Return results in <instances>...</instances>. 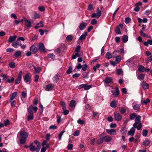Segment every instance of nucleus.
<instances>
[{
  "instance_id": "obj_1",
  "label": "nucleus",
  "mask_w": 152,
  "mask_h": 152,
  "mask_svg": "<svg viewBox=\"0 0 152 152\" xmlns=\"http://www.w3.org/2000/svg\"><path fill=\"white\" fill-rule=\"evenodd\" d=\"M21 138L20 140V143L21 144H24L26 142V139L28 137V134L25 131H21L19 132Z\"/></svg>"
},
{
  "instance_id": "obj_2",
  "label": "nucleus",
  "mask_w": 152,
  "mask_h": 152,
  "mask_svg": "<svg viewBox=\"0 0 152 152\" xmlns=\"http://www.w3.org/2000/svg\"><path fill=\"white\" fill-rule=\"evenodd\" d=\"M141 117L140 115L136 116L135 121L133 126L134 127L137 126V130H140L142 127V124L140 122Z\"/></svg>"
},
{
  "instance_id": "obj_3",
  "label": "nucleus",
  "mask_w": 152,
  "mask_h": 152,
  "mask_svg": "<svg viewBox=\"0 0 152 152\" xmlns=\"http://www.w3.org/2000/svg\"><path fill=\"white\" fill-rule=\"evenodd\" d=\"M114 115L115 119L117 121H120L122 119L121 115L118 111H116L114 112Z\"/></svg>"
},
{
  "instance_id": "obj_4",
  "label": "nucleus",
  "mask_w": 152,
  "mask_h": 152,
  "mask_svg": "<svg viewBox=\"0 0 152 152\" xmlns=\"http://www.w3.org/2000/svg\"><path fill=\"white\" fill-rule=\"evenodd\" d=\"M102 14L101 12L99 10V8H96V13H93L91 15L92 18H99Z\"/></svg>"
},
{
  "instance_id": "obj_5",
  "label": "nucleus",
  "mask_w": 152,
  "mask_h": 152,
  "mask_svg": "<svg viewBox=\"0 0 152 152\" xmlns=\"http://www.w3.org/2000/svg\"><path fill=\"white\" fill-rule=\"evenodd\" d=\"M24 80L25 83L27 84H29L31 82V75L28 74H26L24 77Z\"/></svg>"
},
{
  "instance_id": "obj_6",
  "label": "nucleus",
  "mask_w": 152,
  "mask_h": 152,
  "mask_svg": "<svg viewBox=\"0 0 152 152\" xmlns=\"http://www.w3.org/2000/svg\"><path fill=\"white\" fill-rule=\"evenodd\" d=\"M106 132L108 134L112 135H115L116 134V131L115 129H106Z\"/></svg>"
},
{
  "instance_id": "obj_7",
  "label": "nucleus",
  "mask_w": 152,
  "mask_h": 152,
  "mask_svg": "<svg viewBox=\"0 0 152 152\" xmlns=\"http://www.w3.org/2000/svg\"><path fill=\"white\" fill-rule=\"evenodd\" d=\"M37 48L34 45H32L30 48V50L32 54L36 53L37 52Z\"/></svg>"
},
{
  "instance_id": "obj_8",
  "label": "nucleus",
  "mask_w": 152,
  "mask_h": 152,
  "mask_svg": "<svg viewBox=\"0 0 152 152\" xmlns=\"http://www.w3.org/2000/svg\"><path fill=\"white\" fill-rule=\"evenodd\" d=\"M21 45V42L17 39L16 42H12V46L15 48H18Z\"/></svg>"
},
{
  "instance_id": "obj_9",
  "label": "nucleus",
  "mask_w": 152,
  "mask_h": 152,
  "mask_svg": "<svg viewBox=\"0 0 152 152\" xmlns=\"http://www.w3.org/2000/svg\"><path fill=\"white\" fill-rule=\"evenodd\" d=\"M137 126L131 128L130 130L128 132V135L133 136L135 132V128H137Z\"/></svg>"
},
{
  "instance_id": "obj_10",
  "label": "nucleus",
  "mask_w": 152,
  "mask_h": 152,
  "mask_svg": "<svg viewBox=\"0 0 152 152\" xmlns=\"http://www.w3.org/2000/svg\"><path fill=\"white\" fill-rule=\"evenodd\" d=\"M38 109V108L37 107H34L32 105H31L30 106L28 109V112L29 111H30L31 112V113H33V111L34 110L35 113H36Z\"/></svg>"
},
{
  "instance_id": "obj_11",
  "label": "nucleus",
  "mask_w": 152,
  "mask_h": 152,
  "mask_svg": "<svg viewBox=\"0 0 152 152\" xmlns=\"http://www.w3.org/2000/svg\"><path fill=\"white\" fill-rule=\"evenodd\" d=\"M103 139L104 141L108 142L111 141L112 140V137L111 136L108 135L105 136L103 137Z\"/></svg>"
},
{
  "instance_id": "obj_12",
  "label": "nucleus",
  "mask_w": 152,
  "mask_h": 152,
  "mask_svg": "<svg viewBox=\"0 0 152 152\" xmlns=\"http://www.w3.org/2000/svg\"><path fill=\"white\" fill-rule=\"evenodd\" d=\"M111 92L115 97H117L119 94V91L118 88L116 87L115 88V90H113L111 91Z\"/></svg>"
},
{
  "instance_id": "obj_13",
  "label": "nucleus",
  "mask_w": 152,
  "mask_h": 152,
  "mask_svg": "<svg viewBox=\"0 0 152 152\" xmlns=\"http://www.w3.org/2000/svg\"><path fill=\"white\" fill-rule=\"evenodd\" d=\"M151 142L150 140L148 138H146L143 142L142 145L145 147H147L149 145Z\"/></svg>"
},
{
  "instance_id": "obj_14",
  "label": "nucleus",
  "mask_w": 152,
  "mask_h": 152,
  "mask_svg": "<svg viewBox=\"0 0 152 152\" xmlns=\"http://www.w3.org/2000/svg\"><path fill=\"white\" fill-rule=\"evenodd\" d=\"M25 25L28 28H31L32 26L31 22L29 20L27 19L24 20Z\"/></svg>"
},
{
  "instance_id": "obj_15",
  "label": "nucleus",
  "mask_w": 152,
  "mask_h": 152,
  "mask_svg": "<svg viewBox=\"0 0 152 152\" xmlns=\"http://www.w3.org/2000/svg\"><path fill=\"white\" fill-rule=\"evenodd\" d=\"M104 82L106 84L112 83H113V79L111 77H107L105 78Z\"/></svg>"
},
{
  "instance_id": "obj_16",
  "label": "nucleus",
  "mask_w": 152,
  "mask_h": 152,
  "mask_svg": "<svg viewBox=\"0 0 152 152\" xmlns=\"http://www.w3.org/2000/svg\"><path fill=\"white\" fill-rule=\"evenodd\" d=\"M38 47L41 51L44 52H45V47L44 46V45L42 43H39L38 45Z\"/></svg>"
},
{
  "instance_id": "obj_17",
  "label": "nucleus",
  "mask_w": 152,
  "mask_h": 152,
  "mask_svg": "<svg viewBox=\"0 0 152 152\" xmlns=\"http://www.w3.org/2000/svg\"><path fill=\"white\" fill-rule=\"evenodd\" d=\"M60 75L59 73H57L53 77V80L54 83H57L58 82Z\"/></svg>"
},
{
  "instance_id": "obj_18",
  "label": "nucleus",
  "mask_w": 152,
  "mask_h": 152,
  "mask_svg": "<svg viewBox=\"0 0 152 152\" xmlns=\"http://www.w3.org/2000/svg\"><path fill=\"white\" fill-rule=\"evenodd\" d=\"M140 85L144 89H146L149 88L148 84L144 81L142 82L140 84Z\"/></svg>"
},
{
  "instance_id": "obj_19",
  "label": "nucleus",
  "mask_w": 152,
  "mask_h": 152,
  "mask_svg": "<svg viewBox=\"0 0 152 152\" xmlns=\"http://www.w3.org/2000/svg\"><path fill=\"white\" fill-rule=\"evenodd\" d=\"M28 116L27 117V120L28 121L32 120L34 119L33 113H31V112L29 110L28 112Z\"/></svg>"
},
{
  "instance_id": "obj_20",
  "label": "nucleus",
  "mask_w": 152,
  "mask_h": 152,
  "mask_svg": "<svg viewBox=\"0 0 152 152\" xmlns=\"http://www.w3.org/2000/svg\"><path fill=\"white\" fill-rule=\"evenodd\" d=\"M17 38V36L14 35L13 36H10V37L8 40V42H12L14 41Z\"/></svg>"
},
{
  "instance_id": "obj_21",
  "label": "nucleus",
  "mask_w": 152,
  "mask_h": 152,
  "mask_svg": "<svg viewBox=\"0 0 152 152\" xmlns=\"http://www.w3.org/2000/svg\"><path fill=\"white\" fill-rule=\"evenodd\" d=\"M17 95V93L16 92H14L10 94V100H13L16 97Z\"/></svg>"
},
{
  "instance_id": "obj_22",
  "label": "nucleus",
  "mask_w": 152,
  "mask_h": 152,
  "mask_svg": "<svg viewBox=\"0 0 152 152\" xmlns=\"http://www.w3.org/2000/svg\"><path fill=\"white\" fill-rule=\"evenodd\" d=\"M54 87V85L52 84H48L46 86V90L47 91L51 90Z\"/></svg>"
},
{
  "instance_id": "obj_23",
  "label": "nucleus",
  "mask_w": 152,
  "mask_h": 152,
  "mask_svg": "<svg viewBox=\"0 0 152 152\" xmlns=\"http://www.w3.org/2000/svg\"><path fill=\"white\" fill-rule=\"evenodd\" d=\"M87 25L86 23L83 22L80 24L79 26L80 29L81 30H83L86 27Z\"/></svg>"
},
{
  "instance_id": "obj_24",
  "label": "nucleus",
  "mask_w": 152,
  "mask_h": 152,
  "mask_svg": "<svg viewBox=\"0 0 152 152\" xmlns=\"http://www.w3.org/2000/svg\"><path fill=\"white\" fill-rule=\"evenodd\" d=\"M143 44L145 46L147 47L148 46V44L151 45H152V40L148 39L147 42H144Z\"/></svg>"
},
{
  "instance_id": "obj_25",
  "label": "nucleus",
  "mask_w": 152,
  "mask_h": 152,
  "mask_svg": "<svg viewBox=\"0 0 152 152\" xmlns=\"http://www.w3.org/2000/svg\"><path fill=\"white\" fill-rule=\"evenodd\" d=\"M115 58V61L116 64H118L121 61V58L120 56L118 55Z\"/></svg>"
},
{
  "instance_id": "obj_26",
  "label": "nucleus",
  "mask_w": 152,
  "mask_h": 152,
  "mask_svg": "<svg viewBox=\"0 0 152 152\" xmlns=\"http://www.w3.org/2000/svg\"><path fill=\"white\" fill-rule=\"evenodd\" d=\"M87 35V32H84L79 38V39L80 40H82L84 39L86 37V36Z\"/></svg>"
},
{
  "instance_id": "obj_27",
  "label": "nucleus",
  "mask_w": 152,
  "mask_h": 152,
  "mask_svg": "<svg viewBox=\"0 0 152 152\" xmlns=\"http://www.w3.org/2000/svg\"><path fill=\"white\" fill-rule=\"evenodd\" d=\"M39 15L36 12H35L33 13V15L32 16V18L34 19L38 18H39Z\"/></svg>"
},
{
  "instance_id": "obj_28",
  "label": "nucleus",
  "mask_w": 152,
  "mask_h": 152,
  "mask_svg": "<svg viewBox=\"0 0 152 152\" xmlns=\"http://www.w3.org/2000/svg\"><path fill=\"white\" fill-rule=\"evenodd\" d=\"M21 51L20 50H18L15 52L14 54V56L15 57H17L20 56L21 54Z\"/></svg>"
},
{
  "instance_id": "obj_29",
  "label": "nucleus",
  "mask_w": 152,
  "mask_h": 152,
  "mask_svg": "<svg viewBox=\"0 0 152 152\" xmlns=\"http://www.w3.org/2000/svg\"><path fill=\"white\" fill-rule=\"evenodd\" d=\"M75 101L74 100H72L70 101L69 104V106L71 108L74 107L75 106Z\"/></svg>"
},
{
  "instance_id": "obj_30",
  "label": "nucleus",
  "mask_w": 152,
  "mask_h": 152,
  "mask_svg": "<svg viewBox=\"0 0 152 152\" xmlns=\"http://www.w3.org/2000/svg\"><path fill=\"white\" fill-rule=\"evenodd\" d=\"M43 26V22L42 21H40L39 23H37V25L35 26V28L37 29L39 28L42 27Z\"/></svg>"
},
{
  "instance_id": "obj_31",
  "label": "nucleus",
  "mask_w": 152,
  "mask_h": 152,
  "mask_svg": "<svg viewBox=\"0 0 152 152\" xmlns=\"http://www.w3.org/2000/svg\"><path fill=\"white\" fill-rule=\"evenodd\" d=\"M110 106L113 108H115L117 106L116 104L115 100L112 101L110 104Z\"/></svg>"
},
{
  "instance_id": "obj_32",
  "label": "nucleus",
  "mask_w": 152,
  "mask_h": 152,
  "mask_svg": "<svg viewBox=\"0 0 152 152\" xmlns=\"http://www.w3.org/2000/svg\"><path fill=\"white\" fill-rule=\"evenodd\" d=\"M128 39V36L126 35H125L124 36L122 37V41L123 42L126 43V42Z\"/></svg>"
},
{
  "instance_id": "obj_33",
  "label": "nucleus",
  "mask_w": 152,
  "mask_h": 152,
  "mask_svg": "<svg viewBox=\"0 0 152 152\" xmlns=\"http://www.w3.org/2000/svg\"><path fill=\"white\" fill-rule=\"evenodd\" d=\"M33 143H31L30 145L29 146L30 148V150L31 151H34L36 150V147L35 146L33 145Z\"/></svg>"
},
{
  "instance_id": "obj_34",
  "label": "nucleus",
  "mask_w": 152,
  "mask_h": 152,
  "mask_svg": "<svg viewBox=\"0 0 152 152\" xmlns=\"http://www.w3.org/2000/svg\"><path fill=\"white\" fill-rule=\"evenodd\" d=\"M60 104L61 105L62 107V109L63 110H65L66 109V106L65 103L63 101H61L60 102Z\"/></svg>"
},
{
  "instance_id": "obj_35",
  "label": "nucleus",
  "mask_w": 152,
  "mask_h": 152,
  "mask_svg": "<svg viewBox=\"0 0 152 152\" xmlns=\"http://www.w3.org/2000/svg\"><path fill=\"white\" fill-rule=\"evenodd\" d=\"M105 57L107 58L110 59L112 57V54L108 52L106 54Z\"/></svg>"
},
{
  "instance_id": "obj_36",
  "label": "nucleus",
  "mask_w": 152,
  "mask_h": 152,
  "mask_svg": "<svg viewBox=\"0 0 152 152\" xmlns=\"http://www.w3.org/2000/svg\"><path fill=\"white\" fill-rule=\"evenodd\" d=\"M136 113H133L129 115V118L132 120H133L135 118L136 116Z\"/></svg>"
},
{
  "instance_id": "obj_37",
  "label": "nucleus",
  "mask_w": 152,
  "mask_h": 152,
  "mask_svg": "<svg viewBox=\"0 0 152 152\" xmlns=\"http://www.w3.org/2000/svg\"><path fill=\"white\" fill-rule=\"evenodd\" d=\"M115 33L118 34H121V32L120 30V28L118 26H117L115 29Z\"/></svg>"
},
{
  "instance_id": "obj_38",
  "label": "nucleus",
  "mask_w": 152,
  "mask_h": 152,
  "mask_svg": "<svg viewBox=\"0 0 152 152\" xmlns=\"http://www.w3.org/2000/svg\"><path fill=\"white\" fill-rule=\"evenodd\" d=\"M91 85H87V84H84V88L85 90H88L90 89L91 87Z\"/></svg>"
},
{
  "instance_id": "obj_39",
  "label": "nucleus",
  "mask_w": 152,
  "mask_h": 152,
  "mask_svg": "<svg viewBox=\"0 0 152 152\" xmlns=\"http://www.w3.org/2000/svg\"><path fill=\"white\" fill-rule=\"evenodd\" d=\"M140 105L139 104H136L133 106V109L135 110H138L140 108Z\"/></svg>"
},
{
  "instance_id": "obj_40",
  "label": "nucleus",
  "mask_w": 152,
  "mask_h": 152,
  "mask_svg": "<svg viewBox=\"0 0 152 152\" xmlns=\"http://www.w3.org/2000/svg\"><path fill=\"white\" fill-rule=\"evenodd\" d=\"M138 70L140 72H143L145 71V68L143 66L140 65L139 66L138 69Z\"/></svg>"
},
{
  "instance_id": "obj_41",
  "label": "nucleus",
  "mask_w": 152,
  "mask_h": 152,
  "mask_svg": "<svg viewBox=\"0 0 152 152\" xmlns=\"http://www.w3.org/2000/svg\"><path fill=\"white\" fill-rule=\"evenodd\" d=\"M145 76V74H141L139 75L138 78L140 80H143L144 78V77Z\"/></svg>"
},
{
  "instance_id": "obj_42",
  "label": "nucleus",
  "mask_w": 152,
  "mask_h": 152,
  "mask_svg": "<svg viewBox=\"0 0 152 152\" xmlns=\"http://www.w3.org/2000/svg\"><path fill=\"white\" fill-rule=\"evenodd\" d=\"M103 142V137H102L98 139L96 143L97 144H102Z\"/></svg>"
},
{
  "instance_id": "obj_43",
  "label": "nucleus",
  "mask_w": 152,
  "mask_h": 152,
  "mask_svg": "<svg viewBox=\"0 0 152 152\" xmlns=\"http://www.w3.org/2000/svg\"><path fill=\"white\" fill-rule=\"evenodd\" d=\"M150 100L149 99H147L146 100H144L142 102V104L143 105H146L148 103L150 102Z\"/></svg>"
},
{
  "instance_id": "obj_44",
  "label": "nucleus",
  "mask_w": 152,
  "mask_h": 152,
  "mask_svg": "<svg viewBox=\"0 0 152 152\" xmlns=\"http://www.w3.org/2000/svg\"><path fill=\"white\" fill-rule=\"evenodd\" d=\"M100 65V64H98L95 66H94L93 69L95 72L96 71V69L99 68Z\"/></svg>"
},
{
  "instance_id": "obj_45",
  "label": "nucleus",
  "mask_w": 152,
  "mask_h": 152,
  "mask_svg": "<svg viewBox=\"0 0 152 152\" xmlns=\"http://www.w3.org/2000/svg\"><path fill=\"white\" fill-rule=\"evenodd\" d=\"M119 111L120 113L122 114L125 113L126 111V110L122 107L120 108Z\"/></svg>"
},
{
  "instance_id": "obj_46",
  "label": "nucleus",
  "mask_w": 152,
  "mask_h": 152,
  "mask_svg": "<svg viewBox=\"0 0 152 152\" xmlns=\"http://www.w3.org/2000/svg\"><path fill=\"white\" fill-rule=\"evenodd\" d=\"M34 69L35 70L34 73H37L39 72L40 70V68L39 67L36 68L35 66H34Z\"/></svg>"
},
{
  "instance_id": "obj_47",
  "label": "nucleus",
  "mask_w": 152,
  "mask_h": 152,
  "mask_svg": "<svg viewBox=\"0 0 152 152\" xmlns=\"http://www.w3.org/2000/svg\"><path fill=\"white\" fill-rule=\"evenodd\" d=\"M77 123L80 125H83L85 123V122L82 120L79 119L77 121Z\"/></svg>"
},
{
  "instance_id": "obj_48",
  "label": "nucleus",
  "mask_w": 152,
  "mask_h": 152,
  "mask_svg": "<svg viewBox=\"0 0 152 152\" xmlns=\"http://www.w3.org/2000/svg\"><path fill=\"white\" fill-rule=\"evenodd\" d=\"M72 36L71 35H68L66 38V40L68 41H71L72 39Z\"/></svg>"
},
{
  "instance_id": "obj_49",
  "label": "nucleus",
  "mask_w": 152,
  "mask_h": 152,
  "mask_svg": "<svg viewBox=\"0 0 152 152\" xmlns=\"http://www.w3.org/2000/svg\"><path fill=\"white\" fill-rule=\"evenodd\" d=\"M9 65L11 68H13L15 67V64L14 62H11L9 63Z\"/></svg>"
},
{
  "instance_id": "obj_50",
  "label": "nucleus",
  "mask_w": 152,
  "mask_h": 152,
  "mask_svg": "<svg viewBox=\"0 0 152 152\" xmlns=\"http://www.w3.org/2000/svg\"><path fill=\"white\" fill-rule=\"evenodd\" d=\"M80 131L78 130L75 131L73 134V135L75 137H77L79 135Z\"/></svg>"
},
{
  "instance_id": "obj_51",
  "label": "nucleus",
  "mask_w": 152,
  "mask_h": 152,
  "mask_svg": "<svg viewBox=\"0 0 152 152\" xmlns=\"http://www.w3.org/2000/svg\"><path fill=\"white\" fill-rule=\"evenodd\" d=\"M64 131H62L58 134V137L59 138V140H60L61 139L62 136L63 135V134L64 132Z\"/></svg>"
},
{
  "instance_id": "obj_52",
  "label": "nucleus",
  "mask_w": 152,
  "mask_h": 152,
  "mask_svg": "<svg viewBox=\"0 0 152 152\" xmlns=\"http://www.w3.org/2000/svg\"><path fill=\"white\" fill-rule=\"evenodd\" d=\"M148 132V131L146 129H144L142 131V136L144 137H145L147 135V133Z\"/></svg>"
},
{
  "instance_id": "obj_53",
  "label": "nucleus",
  "mask_w": 152,
  "mask_h": 152,
  "mask_svg": "<svg viewBox=\"0 0 152 152\" xmlns=\"http://www.w3.org/2000/svg\"><path fill=\"white\" fill-rule=\"evenodd\" d=\"M123 72L122 70L121 69H117L116 71V73L117 75H121Z\"/></svg>"
},
{
  "instance_id": "obj_54",
  "label": "nucleus",
  "mask_w": 152,
  "mask_h": 152,
  "mask_svg": "<svg viewBox=\"0 0 152 152\" xmlns=\"http://www.w3.org/2000/svg\"><path fill=\"white\" fill-rule=\"evenodd\" d=\"M131 19L129 17H127L125 19V22L126 24H128L131 21Z\"/></svg>"
},
{
  "instance_id": "obj_55",
  "label": "nucleus",
  "mask_w": 152,
  "mask_h": 152,
  "mask_svg": "<svg viewBox=\"0 0 152 152\" xmlns=\"http://www.w3.org/2000/svg\"><path fill=\"white\" fill-rule=\"evenodd\" d=\"M120 132L122 134H125L126 132V130L125 128H122L120 131Z\"/></svg>"
},
{
  "instance_id": "obj_56",
  "label": "nucleus",
  "mask_w": 152,
  "mask_h": 152,
  "mask_svg": "<svg viewBox=\"0 0 152 152\" xmlns=\"http://www.w3.org/2000/svg\"><path fill=\"white\" fill-rule=\"evenodd\" d=\"M88 67V66L86 64H84L82 66V69L83 71H85L87 69Z\"/></svg>"
},
{
  "instance_id": "obj_57",
  "label": "nucleus",
  "mask_w": 152,
  "mask_h": 152,
  "mask_svg": "<svg viewBox=\"0 0 152 152\" xmlns=\"http://www.w3.org/2000/svg\"><path fill=\"white\" fill-rule=\"evenodd\" d=\"M72 67L70 66L66 71V73L68 74H69L72 72Z\"/></svg>"
},
{
  "instance_id": "obj_58",
  "label": "nucleus",
  "mask_w": 152,
  "mask_h": 152,
  "mask_svg": "<svg viewBox=\"0 0 152 152\" xmlns=\"http://www.w3.org/2000/svg\"><path fill=\"white\" fill-rule=\"evenodd\" d=\"M22 74H23L22 72L21 71H20L18 74V77L17 79L21 80L22 78Z\"/></svg>"
},
{
  "instance_id": "obj_59",
  "label": "nucleus",
  "mask_w": 152,
  "mask_h": 152,
  "mask_svg": "<svg viewBox=\"0 0 152 152\" xmlns=\"http://www.w3.org/2000/svg\"><path fill=\"white\" fill-rule=\"evenodd\" d=\"M10 123L9 120L7 119L4 121V125L5 126H7Z\"/></svg>"
},
{
  "instance_id": "obj_60",
  "label": "nucleus",
  "mask_w": 152,
  "mask_h": 152,
  "mask_svg": "<svg viewBox=\"0 0 152 152\" xmlns=\"http://www.w3.org/2000/svg\"><path fill=\"white\" fill-rule=\"evenodd\" d=\"M73 145L72 144H69L67 146V148L69 150H71L72 149Z\"/></svg>"
},
{
  "instance_id": "obj_61",
  "label": "nucleus",
  "mask_w": 152,
  "mask_h": 152,
  "mask_svg": "<svg viewBox=\"0 0 152 152\" xmlns=\"http://www.w3.org/2000/svg\"><path fill=\"white\" fill-rule=\"evenodd\" d=\"M37 145V147L36 148V152H38L40 150L41 145L40 144H39Z\"/></svg>"
},
{
  "instance_id": "obj_62",
  "label": "nucleus",
  "mask_w": 152,
  "mask_h": 152,
  "mask_svg": "<svg viewBox=\"0 0 152 152\" xmlns=\"http://www.w3.org/2000/svg\"><path fill=\"white\" fill-rule=\"evenodd\" d=\"M48 57L51 58L53 59H54L55 58V55L53 53H50L48 55Z\"/></svg>"
},
{
  "instance_id": "obj_63",
  "label": "nucleus",
  "mask_w": 152,
  "mask_h": 152,
  "mask_svg": "<svg viewBox=\"0 0 152 152\" xmlns=\"http://www.w3.org/2000/svg\"><path fill=\"white\" fill-rule=\"evenodd\" d=\"M97 21L95 19H93L91 21V24L92 25L96 24L97 23Z\"/></svg>"
},
{
  "instance_id": "obj_64",
  "label": "nucleus",
  "mask_w": 152,
  "mask_h": 152,
  "mask_svg": "<svg viewBox=\"0 0 152 152\" xmlns=\"http://www.w3.org/2000/svg\"><path fill=\"white\" fill-rule=\"evenodd\" d=\"M80 74L79 73H76L72 75L73 77L74 78H77L80 76Z\"/></svg>"
}]
</instances>
